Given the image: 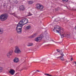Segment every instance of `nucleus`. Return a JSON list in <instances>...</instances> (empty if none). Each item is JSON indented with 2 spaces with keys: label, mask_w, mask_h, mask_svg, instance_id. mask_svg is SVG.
<instances>
[{
  "label": "nucleus",
  "mask_w": 76,
  "mask_h": 76,
  "mask_svg": "<svg viewBox=\"0 0 76 76\" xmlns=\"http://www.w3.org/2000/svg\"><path fill=\"white\" fill-rule=\"evenodd\" d=\"M28 23V20L26 18H24L21 20L18 25L20 27H23V25Z\"/></svg>",
  "instance_id": "1"
},
{
  "label": "nucleus",
  "mask_w": 76,
  "mask_h": 76,
  "mask_svg": "<svg viewBox=\"0 0 76 76\" xmlns=\"http://www.w3.org/2000/svg\"><path fill=\"white\" fill-rule=\"evenodd\" d=\"M53 31L56 32H58V33H63L62 31H63L62 29V28L60 27L59 26H56V27L54 28Z\"/></svg>",
  "instance_id": "2"
},
{
  "label": "nucleus",
  "mask_w": 76,
  "mask_h": 76,
  "mask_svg": "<svg viewBox=\"0 0 76 76\" xmlns=\"http://www.w3.org/2000/svg\"><path fill=\"white\" fill-rule=\"evenodd\" d=\"M8 15L6 14H3L0 16V20L1 21H4L7 19Z\"/></svg>",
  "instance_id": "3"
},
{
  "label": "nucleus",
  "mask_w": 76,
  "mask_h": 76,
  "mask_svg": "<svg viewBox=\"0 0 76 76\" xmlns=\"http://www.w3.org/2000/svg\"><path fill=\"white\" fill-rule=\"evenodd\" d=\"M23 27H20V26L17 25L16 28V31L18 34H21L22 33V28Z\"/></svg>",
  "instance_id": "4"
},
{
  "label": "nucleus",
  "mask_w": 76,
  "mask_h": 76,
  "mask_svg": "<svg viewBox=\"0 0 76 76\" xmlns=\"http://www.w3.org/2000/svg\"><path fill=\"white\" fill-rule=\"evenodd\" d=\"M36 6L37 9H38L39 10H40L41 11L43 10V8H44V7L42 5L38 4H37Z\"/></svg>",
  "instance_id": "5"
},
{
  "label": "nucleus",
  "mask_w": 76,
  "mask_h": 76,
  "mask_svg": "<svg viewBox=\"0 0 76 76\" xmlns=\"http://www.w3.org/2000/svg\"><path fill=\"white\" fill-rule=\"evenodd\" d=\"M15 53L19 54L20 53H21V51H20V49H19V47L16 46L15 47Z\"/></svg>",
  "instance_id": "6"
},
{
  "label": "nucleus",
  "mask_w": 76,
  "mask_h": 76,
  "mask_svg": "<svg viewBox=\"0 0 76 76\" xmlns=\"http://www.w3.org/2000/svg\"><path fill=\"white\" fill-rule=\"evenodd\" d=\"M42 36H40V37L36 38L35 39V41H36V42H40V41H41V40H42Z\"/></svg>",
  "instance_id": "7"
},
{
  "label": "nucleus",
  "mask_w": 76,
  "mask_h": 76,
  "mask_svg": "<svg viewBox=\"0 0 76 76\" xmlns=\"http://www.w3.org/2000/svg\"><path fill=\"white\" fill-rule=\"evenodd\" d=\"M69 34L65 33L61 35V37L62 38H64V37H66V38H67L69 37Z\"/></svg>",
  "instance_id": "8"
},
{
  "label": "nucleus",
  "mask_w": 76,
  "mask_h": 76,
  "mask_svg": "<svg viewBox=\"0 0 76 76\" xmlns=\"http://www.w3.org/2000/svg\"><path fill=\"white\" fill-rule=\"evenodd\" d=\"M12 50H10L7 53V57L9 58V57H10V56L12 55Z\"/></svg>",
  "instance_id": "9"
},
{
  "label": "nucleus",
  "mask_w": 76,
  "mask_h": 76,
  "mask_svg": "<svg viewBox=\"0 0 76 76\" xmlns=\"http://www.w3.org/2000/svg\"><path fill=\"white\" fill-rule=\"evenodd\" d=\"M9 73L12 75H13L15 74V71L13 69H10V70L9 71Z\"/></svg>",
  "instance_id": "10"
},
{
  "label": "nucleus",
  "mask_w": 76,
  "mask_h": 76,
  "mask_svg": "<svg viewBox=\"0 0 76 76\" xmlns=\"http://www.w3.org/2000/svg\"><path fill=\"white\" fill-rule=\"evenodd\" d=\"M19 8L21 10H25V8L24 6L23 5L20 6Z\"/></svg>",
  "instance_id": "11"
},
{
  "label": "nucleus",
  "mask_w": 76,
  "mask_h": 76,
  "mask_svg": "<svg viewBox=\"0 0 76 76\" xmlns=\"http://www.w3.org/2000/svg\"><path fill=\"white\" fill-rule=\"evenodd\" d=\"M19 61V59L18 58H15L14 60V63H18Z\"/></svg>",
  "instance_id": "12"
},
{
  "label": "nucleus",
  "mask_w": 76,
  "mask_h": 76,
  "mask_svg": "<svg viewBox=\"0 0 76 76\" xmlns=\"http://www.w3.org/2000/svg\"><path fill=\"white\" fill-rule=\"evenodd\" d=\"M37 35V33H35L32 35L30 37L31 38H34V37H35Z\"/></svg>",
  "instance_id": "13"
},
{
  "label": "nucleus",
  "mask_w": 76,
  "mask_h": 76,
  "mask_svg": "<svg viewBox=\"0 0 76 76\" xmlns=\"http://www.w3.org/2000/svg\"><path fill=\"white\" fill-rule=\"evenodd\" d=\"M31 28V26L30 25L28 26L26 28V29L27 30H29Z\"/></svg>",
  "instance_id": "14"
},
{
  "label": "nucleus",
  "mask_w": 76,
  "mask_h": 76,
  "mask_svg": "<svg viewBox=\"0 0 76 76\" xmlns=\"http://www.w3.org/2000/svg\"><path fill=\"white\" fill-rule=\"evenodd\" d=\"M3 29L0 27V34H2L3 33Z\"/></svg>",
  "instance_id": "15"
},
{
  "label": "nucleus",
  "mask_w": 76,
  "mask_h": 76,
  "mask_svg": "<svg viewBox=\"0 0 76 76\" xmlns=\"http://www.w3.org/2000/svg\"><path fill=\"white\" fill-rule=\"evenodd\" d=\"M3 71V68L1 66H0V73L2 72Z\"/></svg>",
  "instance_id": "16"
},
{
  "label": "nucleus",
  "mask_w": 76,
  "mask_h": 76,
  "mask_svg": "<svg viewBox=\"0 0 76 76\" xmlns=\"http://www.w3.org/2000/svg\"><path fill=\"white\" fill-rule=\"evenodd\" d=\"M60 58L61 60L62 61H64V58L63 56H60Z\"/></svg>",
  "instance_id": "17"
},
{
  "label": "nucleus",
  "mask_w": 76,
  "mask_h": 76,
  "mask_svg": "<svg viewBox=\"0 0 76 76\" xmlns=\"http://www.w3.org/2000/svg\"><path fill=\"white\" fill-rule=\"evenodd\" d=\"M33 44H34L33 43H29L28 44V45H27V46H28V47L32 46V45H33Z\"/></svg>",
  "instance_id": "18"
},
{
  "label": "nucleus",
  "mask_w": 76,
  "mask_h": 76,
  "mask_svg": "<svg viewBox=\"0 0 76 76\" xmlns=\"http://www.w3.org/2000/svg\"><path fill=\"white\" fill-rule=\"evenodd\" d=\"M11 15H13V16H14L15 17H17V15H16V14H15V13H12L11 14Z\"/></svg>",
  "instance_id": "19"
},
{
  "label": "nucleus",
  "mask_w": 76,
  "mask_h": 76,
  "mask_svg": "<svg viewBox=\"0 0 76 76\" xmlns=\"http://www.w3.org/2000/svg\"><path fill=\"white\" fill-rule=\"evenodd\" d=\"M45 75H47V76H53V75H51L48 74H45Z\"/></svg>",
  "instance_id": "20"
},
{
  "label": "nucleus",
  "mask_w": 76,
  "mask_h": 76,
  "mask_svg": "<svg viewBox=\"0 0 76 76\" xmlns=\"http://www.w3.org/2000/svg\"><path fill=\"white\" fill-rule=\"evenodd\" d=\"M29 4H32L33 2L32 1H29Z\"/></svg>",
  "instance_id": "21"
},
{
  "label": "nucleus",
  "mask_w": 76,
  "mask_h": 76,
  "mask_svg": "<svg viewBox=\"0 0 76 76\" xmlns=\"http://www.w3.org/2000/svg\"><path fill=\"white\" fill-rule=\"evenodd\" d=\"M61 55L62 56H64V54H63V52H62V53H61Z\"/></svg>",
  "instance_id": "22"
},
{
  "label": "nucleus",
  "mask_w": 76,
  "mask_h": 76,
  "mask_svg": "<svg viewBox=\"0 0 76 76\" xmlns=\"http://www.w3.org/2000/svg\"><path fill=\"white\" fill-rule=\"evenodd\" d=\"M62 0L63 1H66V2L68 1V0Z\"/></svg>",
  "instance_id": "23"
},
{
  "label": "nucleus",
  "mask_w": 76,
  "mask_h": 76,
  "mask_svg": "<svg viewBox=\"0 0 76 76\" xmlns=\"http://www.w3.org/2000/svg\"><path fill=\"white\" fill-rule=\"evenodd\" d=\"M56 50L58 52V53H59L60 51L59 49H57Z\"/></svg>",
  "instance_id": "24"
},
{
  "label": "nucleus",
  "mask_w": 76,
  "mask_h": 76,
  "mask_svg": "<svg viewBox=\"0 0 76 76\" xmlns=\"http://www.w3.org/2000/svg\"><path fill=\"white\" fill-rule=\"evenodd\" d=\"M59 53H60V54L61 53H63L62 52V51L61 50H60V51H59Z\"/></svg>",
  "instance_id": "25"
},
{
  "label": "nucleus",
  "mask_w": 76,
  "mask_h": 76,
  "mask_svg": "<svg viewBox=\"0 0 76 76\" xmlns=\"http://www.w3.org/2000/svg\"><path fill=\"white\" fill-rule=\"evenodd\" d=\"M73 60V58H71V61H72V60Z\"/></svg>",
  "instance_id": "26"
},
{
  "label": "nucleus",
  "mask_w": 76,
  "mask_h": 76,
  "mask_svg": "<svg viewBox=\"0 0 76 76\" xmlns=\"http://www.w3.org/2000/svg\"><path fill=\"white\" fill-rule=\"evenodd\" d=\"M39 72V70H37L36 71V72Z\"/></svg>",
  "instance_id": "27"
},
{
  "label": "nucleus",
  "mask_w": 76,
  "mask_h": 76,
  "mask_svg": "<svg viewBox=\"0 0 76 76\" xmlns=\"http://www.w3.org/2000/svg\"><path fill=\"white\" fill-rule=\"evenodd\" d=\"M32 15V14H30L29 15V16H31V15Z\"/></svg>",
  "instance_id": "28"
},
{
  "label": "nucleus",
  "mask_w": 76,
  "mask_h": 76,
  "mask_svg": "<svg viewBox=\"0 0 76 76\" xmlns=\"http://www.w3.org/2000/svg\"><path fill=\"white\" fill-rule=\"evenodd\" d=\"M60 58V56L57 58Z\"/></svg>",
  "instance_id": "29"
},
{
  "label": "nucleus",
  "mask_w": 76,
  "mask_h": 76,
  "mask_svg": "<svg viewBox=\"0 0 76 76\" xmlns=\"http://www.w3.org/2000/svg\"><path fill=\"white\" fill-rule=\"evenodd\" d=\"M36 73V72H35L34 73Z\"/></svg>",
  "instance_id": "30"
},
{
  "label": "nucleus",
  "mask_w": 76,
  "mask_h": 76,
  "mask_svg": "<svg viewBox=\"0 0 76 76\" xmlns=\"http://www.w3.org/2000/svg\"><path fill=\"white\" fill-rule=\"evenodd\" d=\"M22 70H23V69H22Z\"/></svg>",
  "instance_id": "31"
}]
</instances>
